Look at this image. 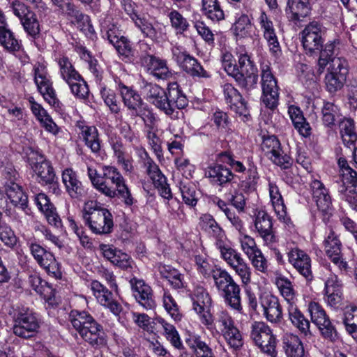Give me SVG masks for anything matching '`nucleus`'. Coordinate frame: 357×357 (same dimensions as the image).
<instances>
[{
    "label": "nucleus",
    "mask_w": 357,
    "mask_h": 357,
    "mask_svg": "<svg viewBox=\"0 0 357 357\" xmlns=\"http://www.w3.org/2000/svg\"><path fill=\"white\" fill-rule=\"evenodd\" d=\"M59 8L72 18V22L77 27L82 26L81 24L84 26L85 22H88L89 16L78 10L72 0H66Z\"/></svg>",
    "instance_id": "obj_48"
},
{
    "label": "nucleus",
    "mask_w": 357,
    "mask_h": 357,
    "mask_svg": "<svg viewBox=\"0 0 357 357\" xmlns=\"http://www.w3.org/2000/svg\"><path fill=\"white\" fill-rule=\"evenodd\" d=\"M131 19L135 26L139 28L144 37L151 40H157L159 38L158 23H152L145 17H141L137 13L130 14Z\"/></svg>",
    "instance_id": "obj_42"
},
{
    "label": "nucleus",
    "mask_w": 357,
    "mask_h": 357,
    "mask_svg": "<svg viewBox=\"0 0 357 357\" xmlns=\"http://www.w3.org/2000/svg\"><path fill=\"white\" fill-rule=\"evenodd\" d=\"M326 30L318 22H312L301 32L302 44L307 54H319L317 72L321 74L335 53V41L324 45Z\"/></svg>",
    "instance_id": "obj_2"
},
{
    "label": "nucleus",
    "mask_w": 357,
    "mask_h": 357,
    "mask_svg": "<svg viewBox=\"0 0 357 357\" xmlns=\"http://www.w3.org/2000/svg\"><path fill=\"white\" fill-rule=\"evenodd\" d=\"M36 162L32 166L34 172L40 178V182L43 184L52 183L56 178L54 169L50 162L44 159L43 155L36 152Z\"/></svg>",
    "instance_id": "obj_34"
},
{
    "label": "nucleus",
    "mask_w": 357,
    "mask_h": 357,
    "mask_svg": "<svg viewBox=\"0 0 357 357\" xmlns=\"http://www.w3.org/2000/svg\"><path fill=\"white\" fill-rule=\"evenodd\" d=\"M163 306L167 312L175 321H181L182 314L179 312L178 306L172 296L168 292L165 291L162 297Z\"/></svg>",
    "instance_id": "obj_59"
},
{
    "label": "nucleus",
    "mask_w": 357,
    "mask_h": 357,
    "mask_svg": "<svg viewBox=\"0 0 357 357\" xmlns=\"http://www.w3.org/2000/svg\"><path fill=\"white\" fill-rule=\"evenodd\" d=\"M0 45L10 53L19 52L22 47L21 40L17 38L9 26L0 30Z\"/></svg>",
    "instance_id": "obj_45"
},
{
    "label": "nucleus",
    "mask_w": 357,
    "mask_h": 357,
    "mask_svg": "<svg viewBox=\"0 0 357 357\" xmlns=\"http://www.w3.org/2000/svg\"><path fill=\"white\" fill-rule=\"evenodd\" d=\"M188 347L192 349L196 357H215L212 349L197 335H190L185 340Z\"/></svg>",
    "instance_id": "obj_46"
},
{
    "label": "nucleus",
    "mask_w": 357,
    "mask_h": 357,
    "mask_svg": "<svg viewBox=\"0 0 357 357\" xmlns=\"http://www.w3.org/2000/svg\"><path fill=\"white\" fill-rule=\"evenodd\" d=\"M337 164L340 170L336 183L340 198L357 212V172L349 165L344 158H340Z\"/></svg>",
    "instance_id": "obj_4"
},
{
    "label": "nucleus",
    "mask_w": 357,
    "mask_h": 357,
    "mask_svg": "<svg viewBox=\"0 0 357 357\" xmlns=\"http://www.w3.org/2000/svg\"><path fill=\"white\" fill-rule=\"evenodd\" d=\"M13 331L15 335L23 338L32 337L39 328L38 319L28 308H22L14 315Z\"/></svg>",
    "instance_id": "obj_16"
},
{
    "label": "nucleus",
    "mask_w": 357,
    "mask_h": 357,
    "mask_svg": "<svg viewBox=\"0 0 357 357\" xmlns=\"http://www.w3.org/2000/svg\"><path fill=\"white\" fill-rule=\"evenodd\" d=\"M83 218L91 231L96 234H108L114 227L113 216L110 211L98 205L96 202L88 201L83 210Z\"/></svg>",
    "instance_id": "obj_5"
},
{
    "label": "nucleus",
    "mask_w": 357,
    "mask_h": 357,
    "mask_svg": "<svg viewBox=\"0 0 357 357\" xmlns=\"http://www.w3.org/2000/svg\"><path fill=\"white\" fill-rule=\"evenodd\" d=\"M113 46L124 62L134 63L136 61L137 58L136 51L132 48L131 42L127 38L124 37Z\"/></svg>",
    "instance_id": "obj_49"
},
{
    "label": "nucleus",
    "mask_w": 357,
    "mask_h": 357,
    "mask_svg": "<svg viewBox=\"0 0 357 357\" xmlns=\"http://www.w3.org/2000/svg\"><path fill=\"white\" fill-rule=\"evenodd\" d=\"M340 121L339 126L343 143L347 147H350L357 139L354 120L350 118H344Z\"/></svg>",
    "instance_id": "obj_47"
},
{
    "label": "nucleus",
    "mask_w": 357,
    "mask_h": 357,
    "mask_svg": "<svg viewBox=\"0 0 357 357\" xmlns=\"http://www.w3.org/2000/svg\"><path fill=\"white\" fill-rule=\"evenodd\" d=\"M192 303V310L199 316L202 324L208 328L213 323V317L211 312L212 300L206 289L201 284H194L190 294Z\"/></svg>",
    "instance_id": "obj_9"
},
{
    "label": "nucleus",
    "mask_w": 357,
    "mask_h": 357,
    "mask_svg": "<svg viewBox=\"0 0 357 357\" xmlns=\"http://www.w3.org/2000/svg\"><path fill=\"white\" fill-rule=\"evenodd\" d=\"M35 202L38 209L44 214L48 223L56 227L61 225V220L54 206L45 193H38L35 196Z\"/></svg>",
    "instance_id": "obj_28"
},
{
    "label": "nucleus",
    "mask_w": 357,
    "mask_h": 357,
    "mask_svg": "<svg viewBox=\"0 0 357 357\" xmlns=\"http://www.w3.org/2000/svg\"><path fill=\"white\" fill-rule=\"evenodd\" d=\"M96 301L109 310L115 317H119L123 311L122 305L114 298L113 293L98 280H92L89 284Z\"/></svg>",
    "instance_id": "obj_19"
},
{
    "label": "nucleus",
    "mask_w": 357,
    "mask_h": 357,
    "mask_svg": "<svg viewBox=\"0 0 357 357\" xmlns=\"http://www.w3.org/2000/svg\"><path fill=\"white\" fill-rule=\"evenodd\" d=\"M283 349L287 357H303V344L298 335L286 333L282 337Z\"/></svg>",
    "instance_id": "obj_41"
},
{
    "label": "nucleus",
    "mask_w": 357,
    "mask_h": 357,
    "mask_svg": "<svg viewBox=\"0 0 357 357\" xmlns=\"http://www.w3.org/2000/svg\"><path fill=\"white\" fill-rule=\"evenodd\" d=\"M142 89L146 100L150 103L160 110L167 111L168 94L162 88L155 84L146 83Z\"/></svg>",
    "instance_id": "obj_30"
},
{
    "label": "nucleus",
    "mask_w": 357,
    "mask_h": 357,
    "mask_svg": "<svg viewBox=\"0 0 357 357\" xmlns=\"http://www.w3.org/2000/svg\"><path fill=\"white\" fill-rule=\"evenodd\" d=\"M218 291L231 308L238 312H242L241 289L234 280L229 282L225 287L223 286L218 289Z\"/></svg>",
    "instance_id": "obj_31"
},
{
    "label": "nucleus",
    "mask_w": 357,
    "mask_h": 357,
    "mask_svg": "<svg viewBox=\"0 0 357 357\" xmlns=\"http://www.w3.org/2000/svg\"><path fill=\"white\" fill-rule=\"evenodd\" d=\"M215 248L220 252V258L238 275L241 282L248 284L251 282L252 270L242 255L232 248L229 241L219 240L215 243Z\"/></svg>",
    "instance_id": "obj_6"
},
{
    "label": "nucleus",
    "mask_w": 357,
    "mask_h": 357,
    "mask_svg": "<svg viewBox=\"0 0 357 357\" xmlns=\"http://www.w3.org/2000/svg\"><path fill=\"white\" fill-rule=\"evenodd\" d=\"M275 284L281 296L287 302V306L296 305L297 297L291 282L284 276H278L275 278Z\"/></svg>",
    "instance_id": "obj_43"
},
{
    "label": "nucleus",
    "mask_w": 357,
    "mask_h": 357,
    "mask_svg": "<svg viewBox=\"0 0 357 357\" xmlns=\"http://www.w3.org/2000/svg\"><path fill=\"white\" fill-rule=\"evenodd\" d=\"M289 319L292 325L304 336L311 335L310 321L298 308L297 305L287 307Z\"/></svg>",
    "instance_id": "obj_38"
},
{
    "label": "nucleus",
    "mask_w": 357,
    "mask_h": 357,
    "mask_svg": "<svg viewBox=\"0 0 357 357\" xmlns=\"http://www.w3.org/2000/svg\"><path fill=\"white\" fill-rule=\"evenodd\" d=\"M27 246L30 253L38 265L50 276L60 279L62 276L61 264L52 252L47 250L36 241L29 240Z\"/></svg>",
    "instance_id": "obj_10"
},
{
    "label": "nucleus",
    "mask_w": 357,
    "mask_h": 357,
    "mask_svg": "<svg viewBox=\"0 0 357 357\" xmlns=\"http://www.w3.org/2000/svg\"><path fill=\"white\" fill-rule=\"evenodd\" d=\"M167 97V109L171 112H174L176 109H185L188 104L186 96L183 93L177 82L169 84Z\"/></svg>",
    "instance_id": "obj_36"
},
{
    "label": "nucleus",
    "mask_w": 357,
    "mask_h": 357,
    "mask_svg": "<svg viewBox=\"0 0 357 357\" xmlns=\"http://www.w3.org/2000/svg\"><path fill=\"white\" fill-rule=\"evenodd\" d=\"M286 15L292 22H300L311 12L310 0H288L285 9Z\"/></svg>",
    "instance_id": "obj_32"
},
{
    "label": "nucleus",
    "mask_w": 357,
    "mask_h": 357,
    "mask_svg": "<svg viewBox=\"0 0 357 357\" xmlns=\"http://www.w3.org/2000/svg\"><path fill=\"white\" fill-rule=\"evenodd\" d=\"M223 92L226 102L231 110L234 112H243L248 109L242 96L231 84L227 83L224 84Z\"/></svg>",
    "instance_id": "obj_37"
},
{
    "label": "nucleus",
    "mask_w": 357,
    "mask_h": 357,
    "mask_svg": "<svg viewBox=\"0 0 357 357\" xmlns=\"http://www.w3.org/2000/svg\"><path fill=\"white\" fill-rule=\"evenodd\" d=\"M288 261L290 264L306 280L312 279V272L311 268V258L303 250L298 248L291 249L288 253Z\"/></svg>",
    "instance_id": "obj_22"
},
{
    "label": "nucleus",
    "mask_w": 357,
    "mask_h": 357,
    "mask_svg": "<svg viewBox=\"0 0 357 357\" xmlns=\"http://www.w3.org/2000/svg\"><path fill=\"white\" fill-rule=\"evenodd\" d=\"M238 241L240 243L241 250L247 257L251 256L255 252L259 250L256 244L255 240L248 234L241 232Z\"/></svg>",
    "instance_id": "obj_63"
},
{
    "label": "nucleus",
    "mask_w": 357,
    "mask_h": 357,
    "mask_svg": "<svg viewBox=\"0 0 357 357\" xmlns=\"http://www.w3.org/2000/svg\"><path fill=\"white\" fill-rule=\"evenodd\" d=\"M61 77L66 82L79 81L81 75L75 70L68 58L63 56L58 61Z\"/></svg>",
    "instance_id": "obj_53"
},
{
    "label": "nucleus",
    "mask_w": 357,
    "mask_h": 357,
    "mask_svg": "<svg viewBox=\"0 0 357 357\" xmlns=\"http://www.w3.org/2000/svg\"><path fill=\"white\" fill-rule=\"evenodd\" d=\"M204 15L213 22L225 19V13L218 0H202Z\"/></svg>",
    "instance_id": "obj_50"
},
{
    "label": "nucleus",
    "mask_w": 357,
    "mask_h": 357,
    "mask_svg": "<svg viewBox=\"0 0 357 357\" xmlns=\"http://www.w3.org/2000/svg\"><path fill=\"white\" fill-rule=\"evenodd\" d=\"M262 96L261 102L266 108L274 110L278 105V86L269 65L262 63L261 66Z\"/></svg>",
    "instance_id": "obj_12"
},
{
    "label": "nucleus",
    "mask_w": 357,
    "mask_h": 357,
    "mask_svg": "<svg viewBox=\"0 0 357 357\" xmlns=\"http://www.w3.org/2000/svg\"><path fill=\"white\" fill-rule=\"evenodd\" d=\"M343 323L347 331L354 338H357V307L356 306L349 305L345 307Z\"/></svg>",
    "instance_id": "obj_51"
},
{
    "label": "nucleus",
    "mask_w": 357,
    "mask_h": 357,
    "mask_svg": "<svg viewBox=\"0 0 357 357\" xmlns=\"http://www.w3.org/2000/svg\"><path fill=\"white\" fill-rule=\"evenodd\" d=\"M70 322L81 337L93 347L106 343L102 326L86 311L72 310Z\"/></svg>",
    "instance_id": "obj_3"
},
{
    "label": "nucleus",
    "mask_w": 357,
    "mask_h": 357,
    "mask_svg": "<svg viewBox=\"0 0 357 357\" xmlns=\"http://www.w3.org/2000/svg\"><path fill=\"white\" fill-rule=\"evenodd\" d=\"M33 72L34 82L44 99L54 109H61L62 104L56 98L52 82L47 76L45 66L38 63L34 66Z\"/></svg>",
    "instance_id": "obj_18"
},
{
    "label": "nucleus",
    "mask_w": 357,
    "mask_h": 357,
    "mask_svg": "<svg viewBox=\"0 0 357 357\" xmlns=\"http://www.w3.org/2000/svg\"><path fill=\"white\" fill-rule=\"evenodd\" d=\"M324 250L326 255L341 253L342 243L338 236L333 230H330L324 241Z\"/></svg>",
    "instance_id": "obj_58"
},
{
    "label": "nucleus",
    "mask_w": 357,
    "mask_h": 357,
    "mask_svg": "<svg viewBox=\"0 0 357 357\" xmlns=\"http://www.w3.org/2000/svg\"><path fill=\"white\" fill-rule=\"evenodd\" d=\"M321 278L324 282V299L328 306L335 310L341 308L343 297L342 282L330 264L323 266Z\"/></svg>",
    "instance_id": "obj_7"
},
{
    "label": "nucleus",
    "mask_w": 357,
    "mask_h": 357,
    "mask_svg": "<svg viewBox=\"0 0 357 357\" xmlns=\"http://www.w3.org/2000/svg\"><path fill=\"white\" fill-rule=\"evenodd\" d=\"M133 295L137 301L145 309H153L155 306L151 287L143 280L134 278L130 280Z\"/></svg>",
    "instance_id": "obj_24"
},
{
    "label": "nucleus",
    "mask_w": 357,
    "mask_h": 357,
    "mask_svg": "<svg viewBox=\"0 0 357 357\" xmlns=\"http://www.w3.org/2000/svg\"><path fill=\"white\" fill-rule=\"evenodd\" d=\"M6 194L10 202L15 206L28 213V197L22 187L16 183L10 182L6 185Z\"/></svg>",
    "instance_id": "obj_35"
},
{
    "label": "nucleus",
    "mask_w": 357,
    "mask_h": 357,
    "mask_svg": "<svg viewBox=\"0 0 357 357\" xmlns=\"http://www.w3.org/2000/svg\"><path fill=\"white\" fill-rule=\"evenodd\" d=\"M9 6L14 15L19 19L25 33L33 40L38 38L40 25L31 8L20 0H13Z\"/></svg>",
    "instance_id": "obj_11"
},
{
    "label": "nucleus",
    "mask_w": 357,
    "mask_h": 357,
    "mask_svg": "<svg viewBox=\"0 0 357 357\" xmlns=\"http://www.w3.org/2000/svg\"><path fill=\"white\" fill-rule=\"evenodd\" d=\"M310 188L312 199L318 209L323 213H331L333 208L332 199L324 184L319 180L314 179L310 183Z\"/></svg>",
    "instance_id": "obj_23"
},
{
    "label": "nucleus",
    "mask_w": 357,
    "mask_h": 357,
    "mask_svg": "<svg viewBox=\"0 0 357 357\" xmlns=\"http://www.w3.org/2000/svg\"><path fill=\"white\" fill-rule=\"evenodd\" d=\"M146 172L149 178L153 181L154 186L158 189L160 196L166 200H170L172 198V193L169 184L167 182V178L162 173L158 166L151 158L145 161Z\"/></svg>",
    "instance_id": "obj_21"
},
{
    "label": "nucleus",
    "mask_w": 357,
    "mask_h": 357,
    "mask_svg": "<svg viewBox=\"0 0 357 357\" xmlns=\"http://www.w3.org/2000/svg\"><path fill=\"white\" fill-rule=\"evenodd\" d=\"M206 174L211 182L219 185L231 181L234 178V174L231 171L221 165L209 167Z\"/></svg>",
    "instance_id": "obj_44"
},
{
    "label": "nucleus",
    "mask_w": 357,
    "mask_h": 357,
    "mask_svg": "<svg viewBox=\"0 0 357 357\" xmlns=\"http://www.w3.org/2000/svg\"><path fill=\"white\" fill-rule=\"evenodd\" d=\"M294 128L305 137L310 135L311 128L303 113H289Z\"/></svg>",
    "instance_id": "obj_62"
},
{
    "label": "nucleus",
    "mask_w": 357,
    "mask_h": 357,
    "mask_svg": "<svg viewBox=\"0 0 357 357\" xmlns=\"http://www.w3.org/2000/svg\"><path fill=\"white\" fill-rule=\"evenodd\" d=\"M101 170L102 173L99 174L96 169L88 167L87 174L93 186L109 198H114L118 195L123 199L126 205L132 206L134 199L119 169L114 166L103 165Z\"/></svg>",
    "instance_id": "obj_1"
},
{
    "label": "nucleus",
    "mask_w": 357,
    "mask_h": 357,
    "mask_svg": "<svg viewBox=\"0 0 357 357\" xmlns=\"http://www.w3.org/2000/svg\"><path fill=\"white\" fill-rule=\"evenodd\" d=\"M212 277L217 289L227 285L229 282L234 280L230 273L225 269L220 268L212 271Z\"/></svg>",
    "instance_id": "obj_64"
},
{
    "label": "nucleus",
    "mask_w": 357,
    "mask_h": 357,
    "mask_svg": "<svg viewBox=\"0 0 357 357\" xmlns=\"http://www.w3.org/2000/svg\"><path fill=\"white\" fill-rule=\"evenodd\" d=\"M263 314L271 323H279L282 319V309L277 296L266 294L261 297Z\"/></svg>",
    "instance_id": "obj_26"
},
{
    "label": "nucleus",
    "mask_w": 357,
    "mask_h": 357,
    "mask_svg": "<svg viewBox=\"0 0 357 357\" xmlns=\"http://www.w3.org/2000/svg\"><path fill=\"white\" fill-rule=\"evenodd\" d=\"M251 340L264 354L276 357L277 338L271 327L264 321H254L250 326Z\"/></svg>",
    "instance_id": "obj_8"
},
{
    "label": "nucleus",
    "mask_w": 357,
    "mask_h": 357,
    "mask_svg": "<svg viewBox=\"0 0 357 357\" xmlns=\"http://www.w3.org/2000/svg\"><path fill=\"white\" fill-rule=\"evenodd\" d=\"M255 227L259 236L266 244L274 241L273 224L270 215L264 211H258L255 213Z\"/></svg>",
    "instance_id": "obj_27"
},
{
    "label": "nucleus",
    "mask_w": 357,
    "mask_h": 357,
    "mask_svg": "<svg viewBox=\"0 0 357 357\" xmlns=\"http://www.w3.org/2000/svg\"><path fill=\"white\" fill-rule=\"evenodd\" d=\"M81 129L86 146L93 152H98L100 149V144L96 128L94 126H82Z\"/></svg>",
    "instance_id": "obj_55"
},
{
    "label": "nucleus",
    "mask_w": 357,
    "mask_h": 357,
    "mask_svg": "<svg viewBox=\"0 0 357 357\" xmlns=\"http://www.w3.org/2000/svg\"><path fill=\"white\" fill-rule=\"evenodd\" d=\"M153 324L158 325L162 328V334L174 347H175L177 349H181L183 348V345L181 340L179 333L174 325L171 324L170 323L167 322L165 319L160 317H156L153 321Z\"/></svg>",
    "instance_id": "obj_39"
},
{
    "label": "nucleus",
    "mask_w": 357,
    "mask_h": 357,
    "mask_svg": "<svg viewBox=\"0 0 357 357\" xmlns=\"http://www.w3.org/2000/svg\"><path fill=\"white\" fill-rule=\"evenodd\" d=\"M258 22L263 31L264 37L268 44L271 52L274 54H278L280 52V47L273 22L264 11L260 13Z\"/></svg>",
    "instance_id": "obj_29"
},
{
    "label": "nucleus",
    "mask_w": 357,
    "mask_h": 357,
    "mask_svg": "<svg viewBox=\"0 0 357 357\" xmlns=\"http://www.w3.org/2000/svg\"><path fill=\"white\" fill-rule=\"evenodd\" d=\"M203 226L211 233L216 241L227 240L224 230L219 226L215 220L209 214H204L201 217Z\"/></svg>",
    "instance_id": "obj_52"
},
{
    "label": "nucleus",
    "mask_w": 357,
    "mask_h": 357,
    "mask_svg": "<svg viewBox=\"0 0 357 357\" xmlns=\"http://www.w3.org/2000/svg\"><path fill=\"white\" fill-rule=\"evenodd\" d=\"M261 149L266 157L282 169H287L291 167V158L284 153L281 144L275 136H264Z\"/></svg>",
    "instance_id": "obj_17"
},
{
    "label": "nucleus",
    "mask_w": 357,
    "mask_h": 357,
    "mask_svg": "<svg viewBox=\"0 0 357 357\" xmlns=\"http://www.w3.org/2000/svg\"><path fill=\"white\" fill-rule=\"evenodd\" d=\"M268 192L273 208L281 220H284L287 216V208L283 197L276 183L268 180Z\"/></svg>",
    "instance_id": "obj_40"
},
{
    "label": "nucleus",
    "mask_w": 357,
    "mask_h": 357,
    "mask_svg": "<svg viewBox=\"0 0 357 357\" xmlns=\"http://www.w3.org/2000/svg\"><path fill=\"white\" fill-rule=\"evenodd\" d=\"M174 57L181 69L192 77L210 78L211 74L206 70L197 59L186 51L174 50Z\"/></svg>",
    "instance_id": "obj_20"
},
{
    "label": "nucleus",
    "mask_w": 357,
    "mask_h": 357,
    "mask_svg": "<svg viewBox=\"0 0 357 357\" xmlns=\"http://www.w3.org/2000/svg\"><path fill=\"white\" fill-rule=\"evenodd\" d=\"M307 310L312 323L316 326L324 323L329 318L323 307L317 302L310 301L307 305Z\"/></svg>",
    "instance_id": "obj_60"
},
{
    "label": "nucleus",
    "mask_w": 357,
    "mask_h": 357,
    "mask_svg": "<svg viewBox=\"0 0 357 357\" xmlns=\"http://www.w3.org/2000/svg\"><path fill=\"white\" fill-rule=\"evenodd\" d=\"M238 58L239 67L236 66L235 74L241 75V77H235V80L239 86L249 91L257 84V68L245 51L239 53Z\"/></svg>",
    "instance_id": "obj_15"
},
{
    "label": "nucleus",
    "mask_w": 357,
    "mask_h": 357,
    "mask_svg": "<svg viewBox=\"0 0 357 357\" xmlns=\"http://www.w3.org/2000/svg\"><path fill=\"white\" fill-rule=\"evenodd\" d=\"M330 62L332 63L324 80L326 90L331 93H334L342 89L346 82L349 72L348 63L346 59L335 58L334 56Z\"/></svg>",
    "instance_id": "obj_13"
},
{
    "label": "nucleus",
    "mask_w": 357,
    "mask_h": 357,
    "mask_svg": "<svg viewBox=\"0 0 357 357\" xmlns=\"http://www.w3.org/2000/svg\"><path fill=\"white\" fill-rule=\"evenodd\" d=\"M29 283L36 292L45 298H49L52 295V287L46 281L42 280L38 275H31L29 277Z\"/></svg>",
    "instance_id": "obj_54"
},
{
    "label": "nucleus",
    "mask_w": 357,
    "mask_h": 357,
    "mask_svg": "<svg viewBox=\"0 0 357 357\" xmlns=\"http://www.w3.org/2000/svg\"><path fill=\"white\" fill-rule=\"evenodd\" d=\"M114 82L123 104L128 109L135 111L146 109L143 106L144 102L140 95L132 87L125 85L117 77L114 78Z\"/></svg>",
    "instance_id": "obj_25"
},
{
    "label": "nucleus",
    "mask_w": 357,
    "mask_h": 357,
    "mask_svg": "<svg viewBox=\"0 0 357 357\" xmlns=\"http://www.w3.org/2000/svg\"><path fill=\"white\" fill-rule=\"evenodd\" d=\"M252 24L248 15H242L233 25L234 34L241 38L250 35Z\"/></svg>",
    "instance_id": "obj_61"
},
{
    "label": "nucleus",
    "mask_w": 357,
    "mask_h": 357,
    "mask_svg": "<svg viewBox=\"0 0 357 357\" xmlns=\"http://www.w3.org/2000/svg\"><path fill=\"white\" fill-rule=\"evenodd\" d=\"M101 32L102 37L107 38L112 45L125 37L116 24L107 23L106 21L102 25Z\"/></svg>",
    "instance_id": "obj_56"
},
{
    "label": "nucleus",
    "mask_w": 357,
    "mask_h": 357,
    "mask_svg": "<svg viewBox=\"0 0 357 357\" xmlns=\"http://www.w3.org/2000/svg\"><path fill=\"white\" fill-rule=\"evenodd\" d=\"M180 190L182 198L185 204L195 206L197 205L198 198L195 185L190 181L181 182Z\"/></svg>",
    "instance_id": "obj_57"
},
{
    "label": "nucleus",
    "mask_w": 357,
    "mask_h": 357,
    "mask_svg": "<svg viewBox=\"0 0 357 357\" xmlns=\"http://www.w3.org/2000/svg\"><path fill=\"white\" fill-rule=\"evenodd\" d=\"M139 48L141 50V54L139 56V62L142 66L147 68L151 75L162 79H166L171 77L172 73L167 66L166 61L152 54L149 45L145 42H141Z\"/></svg>",
    "instance_id": "obj_14"
},
{
    "label": "nucleus",
    "mask_w": 357,
    "mask_h": 357,
    "mask_svg": "<svg viewBox=\"0 0 357 357\" xmlns=\"http://www.w3.org/2000/svg\"><path fill=\"white\" fill-rule=\"evenodd\" d=\"M62 182L72 198L79 199L84 194L82 182L72 168H66L62 172Z\"/></svg>",
    "instance_id": "obj_33"
}]
</instances>
